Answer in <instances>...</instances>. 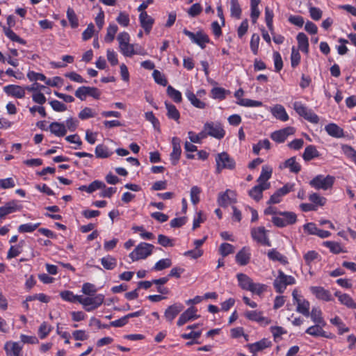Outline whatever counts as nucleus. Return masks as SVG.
<instances>
[{"label":"nucleus","mask_w":356,"mask_h":356,"mask_svg":"<svg viewBox=\"0 0 356 356\" xmlns=\"http://www.w3.org/2000/svg\"><path fill=\"white\" fill-rule=\"evenodd\" d=\"M154 246L147 243H140L135 249L129 254V257L132 261L145 259L152 254Z\"/></svg>","instance_id":"nucleus-1"},{"label":"nucleus","mask_w":356,"mask_h":356,"mask_svg":"<svg viewBox=\"0 0 356 356\" xmlns=\"http://www.w3.org/2000/svg\"><path fill=\"white\" fill-rule=\"evenodd\" d=\"M335 178L331 175H318L309 181V185L316 190L326 191L332 188Z\"/></svg>","instance_id":"nucleus-2"},{"label":"nucleus","mask_w":356,"mask_h":356,"mask_svg":"<svg viewBox=\"0 0 356 356\" xmlns=\"http://www.w3.org/2000/svg\"><path fill=\"white\" fill-rule=\"evenodd\" d=\"M277 276L274 280L273 286L276 291L282 293H283L288 285H292L296 283V280L291 275H285L282 270L277 271Z\"/></svg>","instance_id":"nucleus-3"},{"label":"nucleus","mask_w":356,"mask_h":356,"mask_svg":"<svg viewBox=\"0 0 356 356\" xmlns=\"http://www.w3.org/2000/svg\"><path fill=\"white\" fill-rule=\"evenodd\" d=\"M104 300V296L103 294H97L95 296L83 297L79 298V303L81 304L83 308L87 312H91L98 308L102 305Z\"/></svg>","instance_id":"nucleus-4"},{"label":"nucleus","mask_w":356,"mask_h":356,"mask_svg":"<svg viewBox=\"0 0 356 356\" xmlns=\"http://www.w3.org/2000/svg\"><path fill=\"white\" fill-rule=\"evenodd\" d=\"M216 163V171L217 173L221 172L224 169L232 170L235 167V162L227 152L217 154L215 158Z\"/></svg>","instance_id":"nucleus-5"},{"label":"nucleus","mask_w":356,"mask_h":356,"mask_svg":"<svg viewBox=\"0 0 356 356\" xmlns=\"http://www.w3.org/2000/svg\"><path fill=\"white\" fill-rule=\"evenodd\" d=\"M293 106L296 113L307 121L314 124H317L318 122V116L301 102H295Z\"/></svg>","instance_id":"nucleus-6"},{"label":"nucleus","mask_w":356,"mask_h":356,"mask_svg":"<svg viewBox=\"0 0 356 356\" xmlns=\"http://www.w3.org/2000/svg\"><path fill=\"white\" fill-rule=\"evenodd\" d=\"M293 106L296 113L307 121L314 124H317L318 122V116L301 102H295Z\"/></svg>","instance_id":"nucleus-7"},{"label":"nucleus","mask_w":356,"mask_h":356,"mask_svg":"<svg viewBox=\"0 0 356 356\" xmlns=\"http://www.w3.org/2000/svg\"><path fill=\"white\" fill-rule=\"evenodd\" d=\"M297 216L293 212L285 211L280 213L279 216H273L272 222L277 227H283L296 223Z\"/></svg>","instance_id":"nucleus-8"},{"label":"nucleus","mask_w":356,"mask_h":356,"mask_svg":"<svg viewBox=\"0 0 356 356\" xmlns=\"http://www.w3.org/2000/svg\"><path fill=\"white\" fill-rule=\"evenodd\" d=\"M292 297L293 303L297 305L296 311L306 317L309 316L310 304L309 301L300 296L297 289L293 291Z\"/></svg>","instance_id":"nucleus-9"},{"label":"nucleus","mask_w":356,"mask_h":356,"mask_svg":"<svg viewBox=\"0 0 356 356\" xmlns=\"http://www.w3.org/2000/svg\"><path fill=\"white\" fill-rule=\"evenodd\" d=\"M183 33L190 38L192 42L196 44L202 49H204L206 44L209 42V36L202 31L193 33L184 29Z\"/></svg>","instance_id":"nucleus-10"},{"label":"nucleus","mask_w":356,"mask_h":356,"mask_svg":"<svg viewBox=\"0 0 356 356\" xmlns=\"http://www.w3.org/2000/svg\"><path fill=\"white\" fill-rule=\"evenodd\" d=\"M250 234L252 239L257 243L268 247L271 245L268 236V230L264 227H253Z\"/></svg>","instance_id":"nucleus-11"},{"label":"nucleus","mask_w":356,"mask_h":356,"mask_svg":"<svg viewBox=\"0 0 356 356\" xmlns=\"http://www.w3.org/2000/svg\"><path fill=\"white\" fill-rule=\"evenodd\" d=\"M100 95V91L95 87L81 86L75 91V96L81 101L85 100L88 96L98 99Z\"/></svg>","instance_id":"nucleus-12"},{"label":"nucleus","mask_w":356,"mask_h":356,"mask_svg":"<svg viewBox=\"0 0 356 356\" xmlns=\"http://www.w3.org/2000/svg\"><path fill=\"white\" fill-rule=\"evenodd\" d=\"M208 135L217 139L222 138L225 135V131L220 123L207 122L204 124Z\"/></svg>","instance_id":"nucleus-13"},{"label":"nucleus","mask_w":356,"mask_h":356,"mask_svg":"<svg viewBox=\"0 0 356 356\" xmlns=\"http://www.w3.org/2000/svg\"><path fill=\"white\" fill-rule=\"evenodd\" d=\"M246 318L256 321L261 325L266 326L271 323V320L263 315V312L258 310L246 311L244 313Z\"/></svg>","instance_id":"nucleus-14"},{"label":"nucleus","mask_w":356,"mask_h":356,"mask_svg":"<svg viewBox=\"0 0 356 356\" xmlns=\"http://www.w3.org/2000/svg\"><path fill=\"white\" fill-rule=\"evenodd\" d=\"M217 202L219 206L227 207L236 202V193L232 190L227 189L225 192L218 194Z\"/></svg>","instance_id":"nucleus-15"},{"label":"nucleus","mask_w":356,"mask_h":356,"mask_svg":"<svg viewBox=\"0 0 356 356\" xmlns=\"http://www.w3.org/2000/svg\"><path fill=\"white\" fill-rule=\"evenodd\" d=\"M22 209V205L18 200H11L0 207V218H5L6 216L19 211Z\"/></svg>","instance_id":"nucleus-16"},{"label":"nucleus","mask_w":356,"mask_h":356,"mask_svg":"<svg viewBox=\"0 0 356 356\" xmlns=\"http://www.w3.org/2000/svg\"><path fill=\"white\" fill-rule=\"evenodd\" d=\"M197 309L194 307H191L184 312L179 317L177 324L178 326H182L186 323L197 319L200 316L197 314Z\"/></svg>","instance_id":"nucleus-17"},{"label":"nucleus","mask_w":356,"mask_h":356,"mask_svg":"<svg viewBox=\"0 0 356 356\" xmlns=\"http://www.w3.org/2000/svg\"><path fill=\"white\" fill-rule=\"evenodd\" d=\"M295 129L292 127H288L278 131H274L271 134L270 138L276 143H284L286 138L294 134Z\"/></svg>","instance_id":"nucleus-18"},{"label":"nucleus","mask_w":356,"mask_h":356,"mask_svg":"<svg viewBox=\"0 0 356 356\" xmlns=\"http://www.w3.org/2000/svg\"><path fill=\"white\" fill-rule=\"evenodd\" d=\"M172 151L170 153V161L172 165L177 164L181 154V140L177 137L172 138Z\"/></svg>","instance_id":"nucleus-19"},{"label":"nucleus","mask_w":356,"mask_h":356,"mask_svg":"<svg viewBox=\"0 0 356 356\" xmlns=\"http://www.w3.org/2000/svg\"><path fill=\"white\" fill-rule=\"evenodd\" d=\"M3 91L8 95L22 99L25 96L26 87L18 85H8L3 88Z\"/></svg>","instance_id":"nucleus-20"},{"label":"nucleus","mask_w":356,"mask_h":356,"mask_svg":"<svg viewBox=\"0 0 356 356\" xmlns=\"http://www.w3.org/2000/svg\"><path fill=\"white\" fill-rule=\"evenodd\" d=\"M181 303L177 302L169 306L164 312V317L169 322H172L175 317L184 309Z\"/></svg>","instance_id":"nucleus-21"},{"label":"nucleus","mask_w":356,"mask_h":356,"mask_svg":"<svg viewBox=\"0 0 356 356\" xmlns=\"http://www.w3.org/2000/svg\"><path fill=\"white\" fill-rule=\"evenodd\" d=\"M4 350L7 356H22V347L18 342L7 341Z\"/></svg>","instance_id":"nucleus-22"},{"label":"nucleus","mask_w":356,"mask_h":356,"mask_svg":"<svg viewBox=\"0 0 356 356\" xmlns=\"http://www.w3.org/2000/svg\"><path fill=\"white\" fill-rule=\"evenodd\" d=\"M139 22L142 28L145 30L147 34H149L152 29L154 23V19L146 12H142L139 15Z\"/></svg>","instance_id":"nucleus-23"},{"label":"nucleus","mask_w":356,"mask_h":356,"mask_svg":"<svg viewBox=\"0 0 356 356\" xmlns=\"http://www.w3.org/2000/svg\"><path fill=\"white\" fill-rule=\"evenodd\" d=\"M310 291L319 300L324 301L332 300V295L328 290L321 286H311Z\"/></svg>","instance_id":"nucleus-24"},{"label":"nucleus","mask_w":356,"mask_h":356,"mask_svg":"<svg viewBox=\"0 0 356 356\" xmlns=\"http://www.w3.org/2000/svg\"><path fill=\"white\" fill-rule=\"evenodd\" d=\"M250 248L247 246L242 248L236 255V261L241 266H245L250 259Z\"/></svg>","instance_id":"nucleus-25"},{"label":"nucleus","mask_w":356,"mask_h":356,"mask_svg":"<svg viewBox=\"0 0 356 356\" xmlns=\"http://www.w3.org/2000/svg\"><path fill=\"white\" fill-rule=\"evenodd\" d=\"M270 184H265L261 185L258 183V185L254 186L249 191V195L256 201H259L262 198L263 191L270 188Z\"/></svg>","instance_id":"nucleus-26"},{"label":"nucleus","mask_w":356,"mask_h":356,"mask_svg":"<svg viewBox=\"0 0 356 356\" xmlns=\"http://www.w3.org/2000/svg\"><path fill=\"white\" fill-rule=\"evenodd\" d=\"M341 304L350 309H356V302L353 299L346 293H342L340 291H336L334 293Z\"/></svg>","instance_id":"nucleus-27"},{"label":"nucleus","mask_w":356,"mask_h":356,"mask_svg":"<svg viewBox=\"0 0 356 356\" xmlns=\"http://www.w3.org/2000/svg\"><path fill=\"white\" fill-rule=\"evenodd\" d=\"M185 95L193 106L200 109L206 107V103L202 101L200 97L198 98L190 89L185 91Z\"/></svg>","instance_id":"nucleus-28"},{"label":"nucleus","mask_w":356,"mask_h":356,"mask_svg":"<svg viewBox=\"0 0 356 356\" xmlns=\"http://www.w3.org/2000/svg\"><path fill=\"white\" fill-rule=\"evenodd\" d=\"M272 115L277 119L286 122L289 120V115L283 106L277 104L270 108Z\"/></svg>","instance_id":"nucleus-29"},{"label":"nucleus","mask_w":356,"mask_h":356,"mask_svg":"<svg viewBox=\"0 0 356 356\" xmlns=\"http://www.w3.org/2000/svg\"><path fill=\"white\" fill-rule=\"evenodd\" d=\"M325 130L332 137L339 138L344 136L343 129L335 123H330L325 127Z\"/></svg>","instance_id":"nucleus-30"},{"label":"nucleus","mask_w":356,"mask_h":356,"mask_svg":"<svg viewBox=\"0 0 356 356\" xmlns=\"http://www.w3.org/2000/svg\"><path fill=\"white\" fill-rule=\"evenodd\" d=\"M49 129L51 134L58 137L64 136L67 134V129L64 124L54 122L49 124Z\"/></svg>","instance_id":"nucleus-31"},{"label":"nucleus","mask_w":356,"mask_h":356,"mask_svg":"<svg viewBox=\"0 0 356 356\" xmlns=\"http://www.w3.org/2000/svg\"><path fill=\"white\" fill-rule=\"evenodd\" d=\"M315 325L309 327L305 332L312 337H327L326 332L323 330V327L325 326V325H321L319 323H314Z\"/></svg>","instance_id":"nucleus-32"},{"label":"nucleus","mask_w":356,"mask_h":356,"mask_svg":"<svg viewBox=\"0 0 356 356\" xmlns=\"http://www.w3.org/2000/svg\"><path fill=\"white\" fill-rule=\"evenodd\" d=\"M280 168H289L291 172L298 173L300 171L301 166L296 161L295 157H291L281 164Z\"/></svg>","instance_id":"nucleus-33"},{"label":"nucleus","mask_w":356,"mask_h":356,"mask_svg":"<svg viewBox=\"0 0 356 356\" xmlns=\"http://www.w3.org/2000/svg\"><path fill=\"white\" fill-rule=\"evenodd\" d=\"M270 344L271 343L269 341L266 339H263L259 341L248 344L247 347L251 353H255L258 351L265 349L266 348L269 347Z\"/></svg>","instance_id":"nucleus-34"},{"label":"nucleus","mask_w":356,"mask_h":356,"mask_svg":"<svg viewBox=\"0 0 356 356\" xmlns=\"http://www.w3.org/2000/svg\"><path fill=\"white\" fill-rule=\"evenodd\" d=\"M236 277L239 286L243 290L249 291L253 282L252 280L243 273L237 274Z\"/></svg>","instance_id":"nucleus-35"},{"label":"nucleus","mask_w":356,"mask_h":356,"mask_svg":"<svg viewBox=\"0 0 356 356\" xmlns=\"http://www.w3.org/2000/svg\"><path fill=\"white\" fill-rule=\"evenodd\" d=\"M273 172V169L271 167L268 165H264L262 167L261 172L260 176L257 179V182L261 185L265 184H270L268 182V180L270 178Z\"/></svg>","instance_id":"nucleus-36"},{"label":"nucleus","mask_w":356,"mask_h":356,"mask_svg":"<svg viewBox=\"0 0 356 356\" xmlns=\"http://www.w3.org/2000/svg\"><path fill=\"white\" fill-rule=\"evenodd\" d=\"M298 49L305 54L309 52V40L307 36L304 33H299L296 37Z\"/></svg>","instance_id":"nucleus-37"},{"label":"nucleus","mask_w":356,"mask_h":356,"mask_svg":"<svg viewBox=\"0 0 356 356\" xmlns=\"http://www.w3.org/2000/svg\"><path fill=\"white\" fill-rule=\"evenodd\" d=\"M95 152L96 157L99 159L108 158L113 154V152L110 151L108 147L102 144L97 145Z\"/></svg>","instance_id":"nucleus-38"},{"label":"nucleus","mask_w":356,"mask_h":356,"mask_svg":"<svg viewBox=\"0 0 356 356\" xmlns=\"http://www.w3.org/2000/svg\"><path fill=\"white\" fill-rule=\"evenodd\" d=\"M268 257L273 261H279L281 264L286 265L288 264L287 258L277 251L275 249H272L268 252Z\"/></svg>","instance_id":"nucleus-39"},{"label":"nucleus","mask_w":356,"mask_h":356,"mask_svg":"<svg viewBox=\"0 0 356 356\" xmlns=\"http://www.w3.org/2000/svg\"><path fill=\"white\" fill-rule=\"evenodd\" d=\"M309 316L314 323L326 325V323L322 316V311L319 307H313L311 313H309Z\"/></svg>","instance_id":"nucleus-40"},{"label":"nucleus","mask_w":356,"mask_h":356,"mask_svg":"<svg viewBox=\"0 0 356 356\" xmlns=\"http://www.w3.org/2000/svg\"><path fill=\"white\" fill-rule=\"evenodd\" d=\"M101 264L105 269L113 270L117 266V259L111 255H107L101 259Z\"/></svg>","instance_id":"nucleus-41"},{"label":"nucleus","mask_w":356,"mask_h":356,"mask_svg":"<svg viewBox=\"0 0 356 356\" xmlns=\"http://www.w3.org/2000/svg\"><path fill=\"white\" fill-rule=\"evenodd\" d=\"M118 26L115 24H111L107 27L106 34L104 37V41L107 43H111L115 38V35L118 32Z\"/></svg>","instance_id":"nucleus-42"},{"label":"nucleus","mask_w":356,"mask_h":356,"mask_svg":"<svg viewBox=\"0 0 356 356\" xmlns=\"http://www.w3.org/2000/svg\"><path fill=\"white\" fill-rule=\"evenodd\" d=\"M172 260L170 258H165L159 260L153 266L152 270L155 271H161L168 268L172 266Z\"/></svg>","instance_id":"nucleus-43"},{"label":"nucleus","mask_w":356,"mask_h":356,"mask_svg":"<svg viewBox=\"0 0 356 356\" xmlns=\"http://www.w3.org/2000/svg\"><path fill=\"white\" fill-rule=\"evenodd\" d=\"M3 33L10 40L17 42L22 44H25L26 42L22 38H19L15 33H14L10 27L3 26Z\"/></svg>","instance_id":"nucleus-44"},{"label":"nucleus","mask_w":356,"mask_h":356,"mask_svg":"<svg viewBox=\"0 0 356 356\" xmlns=\"http://www.w3.org/2000/svg\"><path fill=\"white\" fill-rule=\"evenodd\" d=\"M318 156V152L316 148L313 145L307 146L303 153L302 157L305 161H310L314 158Z\"/></svg>","instance_id":"nucleus-45"},{"label":"nucleus","mask_w":356,"mask_h":356,"mask_svg":"<svg viewBox=\"0 0 356 356\" xmlns=\"http://www.w3.org/2000/svg\"><path fill=\"white\" fill-rule=\"evenodd\" d=\"M320 257L319 254L314 250H309L303 254V259L307 266H311L314 261L319 260Z\"/></svg>","instance_id":"nucleus-46"},{"label":"nucleus","mask_w":356,"mask_h":356,"mask_svg":"<svg viewBox=\"0 0 356 356\" xmlns=\"http://www.w3.org/2000/svg\"><path fill=\"white\" fill-rule=\"evenodd\" d=\"M165 105L168 111V117L169 118L175 120V121H177L179 119L180 115L177 108L173 104L168 102H165Z\"/></svg>","instance_id":"nucleus-47"},{"label":"nucleus","mask_w":356,"mask_h":356,"mask_svg":"<svg viewBox=\"0 0 356 356\" xmlns=\"http://www.w3.org/2000/svg\"><path fill=\"white\" fill-rule=\"evenodd\" d=\"M230 13L231 16L236 19H239L241 15V8L238 0L230 1Z\"/></svg>","instance_id":"nucleus-48"},{"label":"nucleus","mask_w":356,"mask_h":356,"mask_svg":"<svg viewBox=\"0 0 356 356\" xmlns=\"http://www.w3.org/2000/svg\"><path fill=\"white\" fill-rule=\"evenodd\" d=\"M60 296L63 300L70 302H79V298L81 296L74 295L72 291H63L60 293Z\"/></svg>","instance_id":"nucleus-49"},{"label":"nucleus","mask_w":356,"mask_h":356,"mask_svg":"<svg viewBox=\"0 0 356 356\" xmlns=\"http://www.w3.org/2000/svg\"><path fill=\"white\" fill-rule=\"evenodd\" d=\"M167 94L176 103H180L182 100L181 93L171 86H168Z\"/></svg>","instance_id":"nucleus-50"},{"label":"nucleus","mask_w":356,"mask_h":356,"mask_svg":"<svg viewBox=\"0 0 356 356\" xmlns=\"http://www.w3.org/2000/svg\"><path fill=\"white\" fill-rule=\"evenodd\" d=\"M261 149H270V143L268 139L259 140L257 144L253 145V152L258 155Z\"/></svg>","instance_id":"nucleus-51"},{"label":"nucleus","mask_w":356,"mask_h":356,"mask_svg":"<svg viewBox=\"0 0 356 356\" xmlns=\"http://www.w3.org/2000/svg\"><path fill=\"white\" fill-rule=\"evenodd\" d=\"M309 200L315 206H324L326 203V198L321 196L316 193H312L309 195Z\"/></svg>","instance_id":"nucleus-52"},{"label":"nucleus","mask_w":356,"mask_h":356,"mask_svg":"<svg viewBox=\"0 0 356 356\" xmlns=\"http://www.w3.org/2000/svg\"><path fill=\"white\" fill-rule=\"evenodd\" d=\"M323 245L329 248L334 254H339L343 252L340 243L334 241H325Z\"/></svg>","instance_id":"nucleus-53"},{"label":"nucleus","mask_w":356,"mask_h":356,"mask_svg":"<svg viewBox=\"0 0 356 356\" xmlns=\"http://www.w3.org/2000/svg\"><path fill=\"white\" fill-rule=\"evenodd\" d=\"M40 223L38 222L35 224L32 223H26L23 224L19 226L18 232L20 233H31L35 231L39 226Z\"/></svg>","instance_id":"nucleus-54"},{"label":"nucleus","mask_w":356,"mask_h":356,"mask_svg":"<svg viewBox=\"0 0 356 356\" xmlns=\"http://www.w3.org/2000/svg\"><path fill=\"white\" fill-rule=\"evenodd\" d=\"M267 286L261 283L252 282L249 291L258 296L261 295L264 291H266Z\"/></svg>","instance_id":"nucleus-55"},{"label":"nucleus","mask_w":356,"mask_h":356,"mask_svg":"<svg viewBox=\"0 0 356 356\" xmlns=\"http://www.w3.org/2000/svg\"><path fill=\"white\" fill-rule=\"evenodd\" d=\"M134 47L135 44H130V42H129L128 44H126L120 47L119 49L122 54L124 56L132 57L134 55Z\"/></svg>","instance_id":"nucleus-56"},{"label":"nucleus","mask_w":356,"mask_h":356,"mask_svg":"<svg viewBox=\"0 0 356 356\" xmlns=\"http://www.w3.org/2000/svg\"><path fill=\"white\" fill-rule=\"evenodd\" d=\"M81 291L85 295L92 296L96 293L97 289L94 284L86 282L83 284Z\"/></svg>","instance_id":"nucleus-57"},{"label":"nucleus","mask_w":356,"mask_h":356,"mask_svg":"<svg viewBox=\"0 0 356 356\" xmlns=\"http://www.w3.org/2000/svg\"><path fill=\"white\" fill-rule=\"evenodd\" d=\"M273 12L268 7L265 8V19L266 22V25L270 30V31L273 33Z\"/></svg>","instance_id":"nucleus-58"},{"label":"nucleus","mask_w":356,"mask_h":356,"mask_svg":"<svg viewBox=\"0 0 356 356\" xmlns=\"http://www.w3.org/2000/svg\"><path fill=\"white\" fill-rule=\"evenodd\" d=\"M260 38L259 35L257 33L252 34L250 40V49L252 53L254 55H257L258 53L259 49V44Z\"/></svg>","instance_id":"nucleus-59"},{"label":"nucleus","mask_w":356,"mask_h":356,"mask_svg":"<svg viewBox=\"0 0 356 356\" xmlns=\"http://www.w3.org/2000/svg\"><path fill=\"white\" fill-rule=\"evenodd\" d=\"M96 115L95 112L89 107H85L79 113V118L82 120H86L90 118H94Z\"/></svg>","instance_id":"nucleus-60"},{"label":"nucleus","mask_w":356,"mask_h":356,"mask_svg":"<svg viewBox=\"0 0 356 356\" xmlns=\"http://www.w3.org/2000/svg\"><path fill=\"white\" fill-rule=\"evenodd\" d=\"M201 193V189L198 186H193L191 189V201L192 203L195 205L200 202V194Z\"/></svg>","instance_id":"nucleus-61"},{"label":"nucleus","mask_w":356,"mask_h":356,"mask_svg":"<svg viewBox=\"0 0 356 356\" xmlns=\"http://www.w3.org/2000/svg\"><path fill=\"white\" fill-rule=\"evenodd\" d=\"M300 61V54L298 51V49H296L294 47L291 49V62L292 67H297Z\"/></svg>","instance_id":"nucleus-62"},{"label":"nucleus","mask_w":356,"mask_h":356,"mask_svg":"<svg viewBox=\"0 0 356 356\" xmlns=\"http://www.w3.org/2000/svg\"><path fill=\"white\" fill-rule=\"evenodd\" d=\"M51 327L46 322H43L38 330V335L40 339H44L51 332Z\"/></svg>","instance_id":"nucleus-63"},{"label":"nucleus","mask_w":356,"mask_h":356,"mask_svg":"<svg viewBox=\"0 0 356 356\" xmlns=\"http://www.w3.org/2000/svg\"><path fill=\"white\" fill-rule=\"evenodd\" d=\"M116 21L118 22V23L120 25H121L124 27H127L129 24V22H130L129 16L126 13L120 12L119 13L118 17L116 18Z\"/></svg>","instance_id":"nucleus-64"}]
</instances>
